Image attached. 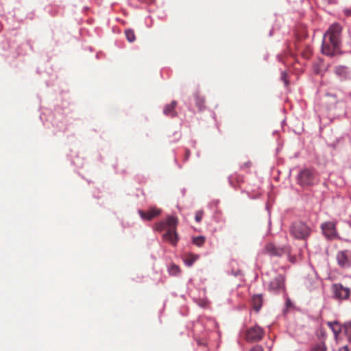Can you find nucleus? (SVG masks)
I'll use <instances>...</instances> for the list:
<instances>
[{"label": "nucleus", "instance_id": "0eeeda50", "mask_svg": "<svg viewBox=\"0 0 351 351\" xmlns=\"http://www.w3.org/2000/svg\"><path fill=\"white\" fill-rule=\"evenodd\" d=\"M263 332L261 328L254 326L247 330L246 338L248 341H255L262 339Z\"/></svg>", "mask_w": 351, "mask_h": 351}, {"label": "nucleus", "instance_id": "a878e982", "mask_svg": "<svg viewBox=\"0 0 351 351\" xmlns=\"http://www.w3.org/2000/svg\"><path fill=\"white\" fill-rule=\"evenodd\" d=\"M339 351H349L348 346H343L341 348Z\"/></svg>", "mask_w": 351, "mask_h": 351}, {"label": "nucleus", "instance_id": "2eb2a0df", "mask_svg": "<svg viewBox=\"0 0 351 351\" xmlns=\"http://www.w3.org/2000/svg\"><path fill=\"white\" fill-rule=\"evenodd\" d=\"M252 304L254 308L256 311H258L262 306V296L261 295H256L252 298Z\"/></svg>", "mask_w": 351, "mask_h": 351}, {"label": "nucleus", "instance_id": "7ed1b4c3", "mask_svg": "<svg viewBox=\"0 0 351 351\" xmlns=\"http://www.w3.org/2000/svg\"><path fill=\"white\" fill-rule=\"evenodd\" d=\"M337 264L342 268H349L351 267V251H339L336 256Z\"/></svg>", "mask_w": 351, "mask_h": 351}, {"label": "nucleus", "instance_id": "20e7f679", "mask_svg": "<svg viewBox=\"0 0 351 351\" xmlns=\"http://www.w3.org/2000/svg\"><path fill=\"white\" fill-rule=\"evenodd\" d=\"M321 228L324 235L328 239H335L338 237L335 223L331 221L325 222L322 223Z\"/></svg>", "mask_w": 351, "mask_h": 351}, {"label": "nucleus", "instance_id": "b1692460", "mask_svg": "<svg viewBox=\"0 0 351 351\" xmlns=\"http://www.w3.org/2000/svg\"><path fill=\"white\" fill-rule=\"evenodd\" d=\"M250 351H263L261 346H256L251 349Z\"/></svg>", "mask_w": 351, "mask_h": 351}, {"label": "nucleus", "instance_id": "5701e85b", "mask_svg": "<svg viewBox=\"0 0 351 351\" xmlns=\"http://www.w3.org/2000/svg\"><path fill=\"white\" fill-rule=\"evenodd\" d=\"M282 79L285 82V84L287 85L288 84V82L287 80V73L285 72H283L282 73Z\"/></svg>", "mask_w": 351, "mask_h": 351}, {"label": "nucleus", "instance_id": "a211bd4d", "mask_svg": "<svg viewBox=\"0 0 351 351\" xmlns=\"http://www.w3.org/2000/svg\"><path fill=\"white\" fill-rule=\"evenodd\" d=\"M168 271L169 273L173 276H176L180 273V267L175 264L170 265L168 268Z\"/></svg>", "mask_w": 351, "mask_h": 351}, {"label": "nucleus", "instance_id": "1a4fd4ad", "mask_svg": "<svg viewBox=\"0 0 351 351\" xmlns=\"http://www.w3.org/2000/svg\"><path fill=\"white\" fill-rule=\"evenodd\" d=\"M163 239L166 241L169 242L172 245H176L178 241V237L176 230L168 229L167 232L163 235Z\"/></svg>", "mask_w": 351, "mask_h": 351}, {"label": "nucleus", "instance_id": "4468645a", "mask_svg": "<svg viewBox=\"0 0 351 351\" xmlns=\"http://www.w3.org/2000/svg\"><path fill=\"white\" fill-rule=\"evenodd\" d=\"M328 326L332 329L336 341H338V334H339V332H341L342 326H340L339 324L337 322H334V323L330 322V323H328Z\"/></svg>", "mask_w": 351, "mask_h": 351}, {"label": "nucleus", "instance_id": "f8f14e48", "mask_svg": "<svg viewBox=\"0 0 351 351\" xmlns=\"http://www.w3.org/2000/svg\"><path fill=\"white\" fill-rule=\"evenodd\" d=\"M266 252L271 256H281L285 253L284 249L276 248L272 243H269L265 246Z\"/></svg>", "mask_w": 351, "mask_h": 351}, {"label": "nucleus", "instance_id": "f3484780", "mask_svg": "<svg viewBox=\"0 0 351 351\" xmlns=\"http://www.w3.org/2000/svg\"><path fill=\"white\" fill-rule=\"evenodd\" d=\"M176 106V101H172L171 104L166 106L164 109L165 114L173 116V114H174L173 110H174Z\"/></svg>", "mask_w": 351, "mask_h": 351}, {"label": "nucleus", "instance_id": "9d476101", "mask_svg": "<svg viewBox=\"0 0 351 351\" xmlns=\"http://www.w3.org/2000/svg\"><path fill=\"white\" fill-rule=\"evenodd\" d=\"M138 213L143 219L151 220L160 213V210L152 208L147 213L141 210H139Z\"/></svg>", "mask_w": 351, "mask_h": 351}, {"label": "nucleus", "instance_id": "dca6fc26", "mask_svg": "<svg viewBox=\"0 0 351 351\" xmlns=\"http://www.w3.org/2000/svg\"><path fill=\"white\" fill-rule=\"evenodd\" d=\"M341 332L344 333L349 341H351V322L346 323L342 326Z\"/></svg>", "mask_w": 351, "mask_h": 351}, {"label": "nucleus", "instance_id": "6ab92c4d", "mask_svg": "<svg viewBox=\"0 0 351 351\" xmlns=\"http://www.w3.org/2000/svg\"><path fill=\"white\" fill-rule=\"evenodd\" d=\"M205 241V238L204 237L199 236L193 238V243L197 245V246H202Z\"/></svg>", "mask_w": 351, "mask_h": 351}, {"label": "nucleus", "instance_id": "f257e3e1", "mask_svg": "<svg viewBox=\"0 0 351 351\" xmlns=\"http://www.w3.org/2000/svg\"><path fill=\"white\" fill-rule=\"evenodd\" d=\"M341 27L335 23L325 33L322 50L327 56H334L338 51L340 45Z\"/></svg>", "mask_w": 351, "mask_h": 351}, {"label": "nucleus", "instance_id": "423d86ee", "mask_svg": "<svg viewBox=\"0 0 351 351\" xmlns=\"http://www.w3.org/2000/svg\"><path fill=\"white\" fill-rule=\"evenodd\" d=\"M298 179L300 184L303 186L310 185L313 182L314 173L310 169H304L300 173Z\"/></svg>", "mask_w": 351, "mask_h": 351}, {"label": "nucleus", "instance_id": "6e6552de", "mask_svg": "<svg viewBox=\"0 0 351 351\" xmlns=\"http://www.w3.org/2000/svg\"><path fill=\"white\" fill-rule=\"evenodd\" d=\"M177 223L178 219L176 217L170 216L167 219L165 222L160 223L157 226V229L160 230L168 229L176 230Z\"/></svg>", "mask_w": 351, "mask_h": 351}, {"label": "nucleus", "instance_id": "412c9836", "mask_svg": "<svg viewBox=\"0 0 351 351\" xmlns=\"http://www.w3.org/2000/svg\"><path fill=\"white\" fill-rule=\"evenodd\" d=\"M311 351H326V347L324 343H319L313 347Z\"/></svg>", "mask_w": 351, "mask_h": 351}, {"label": "nucleus", "instance_id": "ddd939ff", "mask_svg": "<svg viewBox=\"0 0 351 351\" xmlns=\"http://www.w3.org/2000/svg\"><path fill=\"white\" fill-rule=\"evenodd\" d=\"M199 256L194 254H188L183 258V261L186 265L191 267L197 259Z\"/></svg>", "mask_w": 351, "mask_h": 351}, {"label": "nucleus", "instance_id": "f03ea898", "mask_svg": "<svg viewBox=\"0 0 351 351\" xmlns=\"http://www.w3.org/2000/svg\"><path fill=\"white\" fill-rule=\"evenodd\" d=\"M291 234L297 239H305L310 234V228L301 222H297L292 225L290 229Z\"/></svg>", "mask_w": 351, "mask_h": 351}, {"label": "nucleus", "instance_id": "393cba45", "mask_svg": "<svg viewBox=\"0 0 351 351\" xmlns=\"http://www.w3.org/2000/svg\"><path fill=\"white\" fill-rule=\"evenodd\" d=\"M344 12L346 16H351V8L345 10Z\"/></svg>", "mask_w": 351, "mask_h": 351}, {"label": "nucleus", "instance_id": "9b49d317", "mask_svg": "<svg viewBox=\"0 0 351 351\" xmlns=\"http://www.w3.org/2000/svg\"><path fill=\"white\" fill-rule=\"evenodd\" d=\"M284 287V278L282 276H277L269 284V289L274 291H278Z\"/></svg>", "mask_w": 351, "mask_h": 351}, {"label": "nucleus", "instance_id": "aec40b11", "mask_svg": "<svg viewBox=\"0 0 351 351\" xmlns=\"http://www.w3.org/2000/svg\"><path fill=\"white\" fill-rule=\"evenodd\" d=\"M125 33L129 42H133L135 40V35L132 30L127 29Z\"/></svg>", "mask_w": 351, "mask_h": 351}, {"label": "nucleus", "instance_id": "4be33fe9", "mask_svg": "<svg viewBox=\"0 0 351 351\" xmlns=\"http://www.w3.org/2000/svg\"><path fill=\"white\" fill-rule=\"evenodd\" d=\"M203 213L202 211H198L195 214V220L197 222H199L202 218Z\"/></svg>", "mask_w": 351, "mask_h": 351}, {"label": "nucleus", "instance_id": "39448f33", "mask_svg": "<svg viewBox=\"0 0 351 351\" xmlns=\"http://www.w3.org/2000/svg\"><path fill=\"white\" fill-rule=\"evenodd\" d=\"M334 296L339 300L348 299L350 294V289L348 287H344L341 284H335L332 287Z\"/></svg>", "mask_w": 351, "mask_h": 351}]
</instances>
